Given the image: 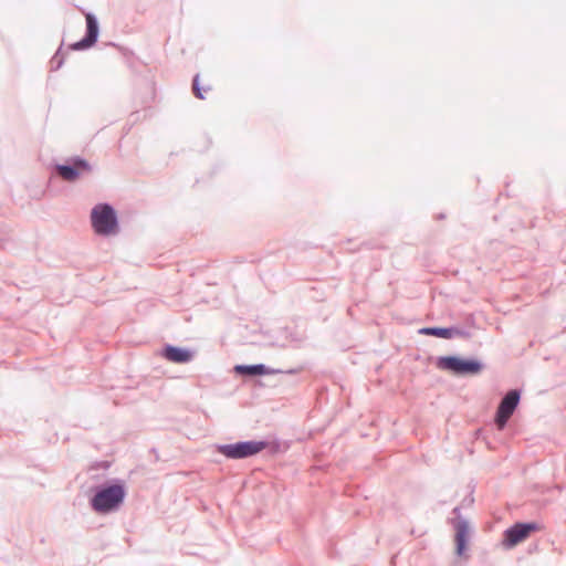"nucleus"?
<instances>
[{
  "instance_id": "1a4fd4ad",
  "label": "nucleus",
  "mask_w": 566,
  "mask_h": 566,
  "mask_svg": "<svg viewBox=\"0 0 566 566\" xmlns=\"http://www.w3.org/2000/svg\"><path fill=\"white\" fill-rule=\"evenodd\" d=\"M86 34L85 36L71 45L72 50L80 51L85 50L94 45L98 38V23L97 19L93 13H86Z\"/></svg>"
},
{
  "instance_id": "0eeeda50",
  "label": "nucleus",
  "mask_w": 566,
  "mask_h": 566,
  "mask_svg": "<svg viewBox=\"0 0 566 566\" xmlns=\"http://www.w3.org/2000/svg\"><path fill=\"white\" fill-rule=\"evenodd\" d=\"M539 525L535 522L515 523L504 532L503 543L507 547H513L527 538L532 532L538 531Z\"/></svg>"
},
{
  "instance_id": "f8f14e48",
  "label": "nucleus",
  "mask_w": 566,
  "mask_h": 566,
  "mask_svg": "<svg viewBox=\"0 0 566 566\" xmlns=\"http://www.w3.org/2000/svg\"><path fill=\"white\" fill-rule=\"evenodd\" d=\"M235 369L237 371L249 376L269 375L273 373L263 364L239 365Z\"/></svg>"
},
{
  "instance_id": "f03ea898",
  "label": "nucleus",
  "mask_w": 566,
  "mask_h": 566,
  "mask_svg": "<svg viewBox=\"0 0 566 566\" xmlns=\"http://www.w3.org/2000/svg\"><path fill=\"white\" fill-rule=\"evenodd\" d=\"M91 223L98 235H115L119 231L115 209L108 203H98L92 209Z\"/></svg>"
},
{
  "instance_id": "4468645a",
  "label": "nucleus",
  "mask_w": 566,
  "mask_h": 566,
  "mask_svg": "<svg viewBox=\"0 0 566 566\" xmlns=\"http://www.w3.org/2000/svg\"><path fill=\"white\" fill-rule=\"evenodd\" d=\"M192 90L196 97L203 99V94L201 92V88L199 86V74H196L192 81Z\"/></svg>"
},
{
  "instance_id": "7ed1b4c3",
  "label": "nucleus",
  "mask_w": 566,
  "mask_h": 566,
  "mask_svg": "<svg viewBox=\"0 0 566 566\" xmlns=\"http://www.w3.org/2000/svg\"><path fill=\"white\" fill-rule=\"evenodd\" d=\"M440 369L452 371L455 375H476L483 369V364L476 359H462L457 356H442L437 360Z\"/></svg>"
},
{
  "instance_id": "9b49d317",
  "label": "nucleus",
  "mask_w": 566,
  "mask_h": 566,
  "mask_svg": "<svg viewBox=\"0 0 566 566\" xmlns=\"http://www.w3.org/2000/svg\"><path fill=\"white\" fill-rule=\"evenodd\" d=\"M422 335L436 336L441 338H452L454 336H468V332L457 327H423L419 331Z\"/></svg>"
},
{
  "instance_id": "9d476101",
  "label": "nucleus",
  "mask_w": 566,
  "mask_h": 566,
  "mask_svg": "<svg viewBox=\"0 0 566 566\" xmlns=\"http://www.w3.org/2000/svg\"><path fill=\"white\" fill-rule=\"evenodd\" d=\"M163 356L169 361L185 364L192 360L193 353L186 348L167 345L164 348Z\"/></svg>"
},
{
  "instance_id": "ddd939ff",
  "label": "nucleus",
  "mask_w": 566,
  "mask_h": 566,
  "mask_svg": "<svg viewBox=\"0 0 566 566\" xmlns=\"http://www.w3.org/2000/svg\"><path fill=\"white\" fill-rule=\"evenodd\" d=\"M64 63V56L62 54V49L60 48L54 56L50 61L51 70L56 71L59 70Z\"/></svg>"
},
{
  "instance_id": "6e6552de",
  "label": "nucleus",
  "mask_w": 566,
  "mask_h": 566,
  "mask_svg": "<svg viewBox=\"0 0 566 566\" xmlns=\"http://www.w3.org/2000/svg\"><path fill=\"white\" fill-rule=\"evenodd\" d=\"M453 514H455L452 524L455 530L457 554L462 555L470 537V525L469 522L460 515V507H454Z\"/></svg>"
},
{
  "instance_id": "20e7f679",
  "label": "nucleus",
  "mask_w": 566,
  "mask_h": 566,
  "mask_svg": "<svg viewBox=\"0 0 566 566\" xmlns=\"http://www.w3.org/2000/svg\"><path fill=\"white\" fill-rule=\"evenodd\" d=\"M266 447L264 441H240L218 444L217 451L228 459H245L261 452Z\"/></svg>"
},
{
  "instance_id": "f257e3e1",
  "label": "nucleus",
  "mask_w": 566,
  "mask_h": 566,
  "mask_svg": "<svg viewBox=\"0 0 566 566\" xmlns=\"http://www.w3.org/2000/svg\"><path fill=\"white\" fill-rule=\"evenodd\" d=\"M126 489L122 482L98 488L91 499L92 509L97 513H109L117 510L124 502Z\"/></svg>"
},
{
  "instance_id": "39448f33",
  "label": "nucleus",
  "mask_w": 566,
  "mask_h": 566,
  "mask_svg": "<svg viewBox=\"0 0 566 566\" xmlns=\"http://www.w3.org/2000/svg\"><path fill=\"white\" fill-rule=\"evenodd\" d=\"M520 399L521 395L516 389L510 390L502 398L495 415V424L499 430H503L505 428L507 421L517 408Z\"/></svg>"
},
{
  "instance_id": "423d86ee",
  "label": "nucleus",
  "mask_w": 566,
  "mask_h": 566,
  "mask_svg": "<svg viewBox=\"0 0 566 566\" xmlns=\"http://www.w3.org/2000/svg\"><path fill=\"white\" fill-rule=\"evenodd\" d=\"M56 174L65 181H74L81 175L90 174L92 166L83 158L74 157L67 164L55 166Z\"/></svg>"
}]
</instances>
